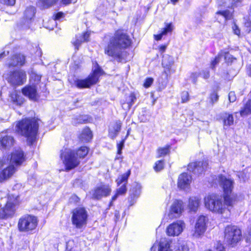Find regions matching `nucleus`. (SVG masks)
I'll return each mask as SVG.
<instances>
[{
  "mask_svg": "<svg viewBox=\"0 0 251 251\" xmlns=\"http://www.w3.org/2000/svg\"><path fill=\"white\" fill-rule=\"evenodd\" d=\"M131 44L128 35L121 31H117L114 37L110 39L107 46L104 49L106 54L118 62L124 60L122 49L126 48Z\"/></svg>",
  "mask_w": 251,
  "mask_h": 251,
  "instance_id": "1",
  "label": "nucleus"
},
{
  "mask_svg": "<svg viewBox=\"0 0 251 251\" xmlns=\"http://www.w3.org/2000/svg\"><path fill=\"white\" fill-rule=\"evenodd\" d=\"M88 153L86 147H82L77 151L65 149L61 151L60 157L68 170L75 168L80 163L79 158L84 157Z\"/></svg>",
  "mask_w": 251,
  "mask_h": 251,
  "instance_id": "2",
  "label": "nucleus"
},
{
  "mask_svg": "<svg viewBox=\"0 0 251 251\" xmlns=\"http://www.w3.org/2000/svg\"><path fill=\"white\" fill-rule=\"evenodd\" d=\"M38 129V123L35 119H25L18 122L16 126V131L20 134L27 137L32 144L35 139Z\"/></svg>",
  "mask_w": 251,
  "mask_h": 251,
  "instance_id": "3",
  "label": "nucleus"
},
{
  "mask_svg": "<svg viewBox=\"0 0 251 251\" xmlns=\"http://www.w3.org/2000/svg\"><path fill=\"white\" fill-rule=\"evenodd\" d=\"M204 204L206 208L209 209L210 211L220 214H222L225 212L226 210V206L228 207L230 206H227L221 196L212 194L208 195L204 198ZM229 209H228V211H229Z\"/></svg>",
  "mask_w": 251,
  "mask_h": 251,
  "instance_id": "4",
  "label": "nucleus"
},
{
  "mask_svg": "<svg viewBox=\"0 0 251 251\" xmlns=\"http://www.w3.org/2000/svg\"><path fill=\"white\" fill-rule=\"evenodd\" d=\"M102 73V70L96 62L94 64L93 73L85 79L75 80V84L79 88H89L98 82L99 78Z\"/></svg>",
  "mask_w": 251,
  "mask_h": 251,
  "instance_id": "5",
  "label": "nucleus"
},
{
  "mask_svg": "<svg viewBox=\"0 0 251 251\" xmlns=\"http://www.w3.org/2000/svg\"><path fill=\"white\" fill-rule=\"evenodd\" d=\"M219 181L224 190L226 204L227 206H233L235 201V197L230 194L233 188V181L231 179H227L222 175L219 176Z\"/></svg>",
  "mask_w": 251,
  "mask_h": 251,
  "instance_id": "6",
  "label": "nucleus"
},
{
  "mask_svg": "<svg viewBox=\"0 0 251 251\" xmlns=\"http://www.w3.org/2000/svg\"><path fill=\"white\" fill-rule=\"evenodd\" d=\"M241 230L234 226H227L225 230V241L230 246H234L241 239Z\"/></svg>",
  "mask_w": 251,
  "mask_h": 251,
  "instance_id": "7",
  "label": "nucleus"
},
{
  "mask_svg": "<svg viewBox=\"0 0 251 251\" xmlns=\"http://www.w3.org/2000/svg\"><path fill=\"white\" fill-rule=\"evenodd\" d=\"M87 217V211L84 208H76L72 212V224L76 228L80 229L86 226Z\"/></svg>",
  "mask_w": 251,
  "mask_h": 251,
  "instance_id": "8",
  "label": "nucleus"
},
{
  "mask_svg": "<svg viewBox=\"0 0 251 251\" xmlns=\"http://www.w3.org/2000/svg\"><path fill=\"white\" fill-rule=\"evenodd\" d=\"M37 224V217L32 215H26L19 219L18 226L20 231L25 232L35 229Z\"/></svg>",
  "mask_w": 251,
  "mask_h": 251,
  "instance_id": "9",
  "label": "nucleus"
},
{
  "mask_svg": "<svg viewBox=\"0 0 251 251\" xmlns=\"http://www.w3.org/2000/svg\"><path fill=\"white\" fill-rule=\"evenodd\" d=\"M18 204L17 198L9 196L4 208L0 210V218L7 219L12 217L15 211V206Z\"/></svg>",
  "mask_w": 251,
  "mask_h": 251,
  "instance_id": "10",
  "label": "nucleus"
},
{
  "mask_svg": "<svg viewBox=\"0 0 251 251\" xmlns=\"http://www.w3.org/2000/svg\"><path fill=\"white\" fill-rule=\"evenodd\" d=\"M26 74L22 70H16L11 72L7 78L8 82L12 85H21L26 81Z\"/></svg>",
  "mask_w": 251,
  "mask_h": 251,
  "instance_id": "11",
  "label": "nucleus"
},
{
  "mask_svg": "<svg viewBox=\"0 0 251 251\" xmlns=\"http://www.w3.org/2000/svg\"><path fill=\"white\" fill-rule=\"evenodd\" d=\"M130 175V171L128 170L126 173L119 176L116 180L118 185L123 183V184L119 189H117L116 193L112 197L110 205H112V202L115 201L119 195L125 194L126 192V183L127 181L128 178Z\"/></svg>",
  "mask_w": 251,
  "mask_h": 251,
  "instance_id": "12",
  "label": "nucleus"
},
{
  "mask_svg": "<svg viewBox=\"0 0 251 251\" xmlns=\"http://www.w3.org/2000/svg\"><path fill=\"white\" fill-rule=\"evenodd\" d=\"M207 218L203 215L199 217L196 221L193 236L195 238H200L203 236L206 230V223Z\"/></svg>",
  "mask_w": 251,
  "mask_h": 251,
  "instance_id": "13",
  "label": "nucleus"
},
{
  "mask_svg": "<svg viewBox=\"0 0 251 251\" xmlns=\"http://www.w3.org/2000/svg\"><path fill=\"white\" fill-rule=\"evenodd\" d=\"M183 210L184 206L182 201L175 200L171 206L169 216L172 219L177 218L181 215Z\"/></svg>",
  "mask_w": 251,
  "mask_h": 251,
  "instance_id": "14",
  "label": "nucleus"
},
{
  "mask_svg": "<svg viewBox=\"0 0 251 251\" xmlns=\"http://www.w3.org/2000/svg\"><path fill=\"white\" fill-rule=\"evenodd\" d=\"M184 227L185 224L181 221L173 223L167 227V234L169 236H178L182 232Z\"/></svg>",
  "mask_w": 251,
  "mask_h": 251,
  "instance_id": "15",
  "label": "nucleus"
},
{
  "mask_svg": "<svg viewBox=\"0 0 251 251\" xmlns=\"http://www.w3.org/2000/svg\"><path fill=\"white\" fill-rule=\"evenodd\" d=\"M25 161V155L23 151L20 148L15 150L11 154L9 162L14 166L20 165Z\"/></svg>",
  "mask_w": 251,
  "mask_h": 251,
  "instance_id": "16",
  "label": "nucleus"
},
{
  "mask_svg": "<svg viewBox=\"0 0 251 251\" xmlns=\"http://www.w3.org/2000/svg\"><path fill=\"white\" fill-rule=\"evenodd\" d=\"M207 165L206 161L192 162L189 164L188 170L194 174H200L206 169Z\"/></svg>",
  "mask_w": 251,
  "mask_h": 251,
  "instance_id": "17",
  "label": "nucleus"
},
{
  "mask_svg": "<svg viewBox=\"0 0 251 251\" xmlns=\"http://www.w3.org/2000/svg\"><path fill=\"white\" fill-rule=\"evenodd\" d=\"M111 188L109 185H102L97 187L94 191L93 197L96 199H100L103 197H106L110 194Z\"/></svg>",
  "mask_w": 251,
  "mask_h": 251,
  "instance_id": "18",
  "label": "nucleus"
},
{
  "mask_svg": "<svg viewBox=\"0 0 251 251\" xmlns=\"http://www.w3.org/2000/svg\"><path fill=\"white\" fill-rule=\"evenodd\" d=\"M192 182V176L187 173L180 174L178 178L177 185L181 189L189 188Z\"/></svg>",
  "mask_w": 251,
  "mask_h": 251,
  "instance_id": "19",
  "label": "nucleus"
},
{
  "mask_svg": "<svg viewBox=\"0 0 251 251\" xmlns=\"http://www.w3.org/2000/svg\"><path fill=\"white\" fill-rule=\"evenodd\" d=\"M22 93L24 95L34 101L36 100L39 98L35 85L25 87L22 89Z\"/></svg>",
  "mask_w": 251,
  "mask_h": 251,
  "instance_id": "20",
  "label": "nucleus"
},
{
  "mask_svg": "<svg viewBox=\"0 0 251 251\" xmlns=\"http://www.w3.org/2000/svg\"><path fill=\"white\" fill-rule=\"evenodd\" d=\"M25 56L22 54L17 53L13 55L9 60L7 63L10 66H23L25 63Z\"/></svg>",
  "mask_w": 251,
  "mask_h": 251,
  "instance_id": "21",
  "label": "nucleus"
},
{
  "mask_svg": "<svg viewBox=\"0 0 251 251\" xmlns=\"http://www.w3.org/2000/svg\"><path fill=\"white\" fill-rule=\"evenodd\" d=\"M16 169L14 166L10 165L0 172V181L7 180L10 178L15 172Z\"/></svg>",
  "mask_w": 251,
  "mask_h": 251,
  "instance_id": "22",
  "label": "nucleus"
},
{
  "mask_svg": "<svg viewBox=\"0 0 251 251\" xmlns=\"http://www.w3.org/2000/svg\"><path fill=\"white\" fill-rule=\"evenodd\" d=\"M164 25L165 26L161 29L160 33L157 35H154L155 40H160L163 36L171 33L173 31L174 26L172 23H165Z\"/></svg>",
  "mask_w": 251,
  "mask_h": 251,
  "instance_id": "23",
  "label": "nucleus"
},
{
  "mask_svg": "<svg viewBox=\"0 0 251 251\" xmlns=\"http://www.w3.org/2000/svg\"><path fill=\"white\" fill-rule=\"evenodd\" d=\"M141 187L138 184H136L135 187H133L130 190V196L128 198L129 205H132L135 202V199L137 198L140 194Z\"/></svg>",
  "mask_w": 251,
  "mask_h": 251,
  "instance_id": "24",
  "label": "nucleus"
},
{
  "mask_svg": "<svg viewBox=\"0 0 251 251\" xmlns=\"http://www.w3.org/2000/svg\"><path fill=\"white\" fill-rule=\"evenodd\" d=\"M217 1L220 5L232 7L239 5L242 2V0H217Z\"/></svg>",
  "mask_w": 251,
  "mask_h": 251,
  "instance_id": "25",
  "label": "nucleus"
},
{
  "mask_svg": "<svg viewBox=\"0 0 251 251\" xmlns=\"http://www.w3.org/2000/svg\"><path fill=\"white\" fill-rule=\"evenodd\" d=\"M14 142L13 137L5 136L0 140V144L2 148H8L13 146Z\"/></svg>",
  "mask_w": 251,
  "mask_h": 251,
  "instance_id": "26",
  "label": "nucleus"
},
{
  "mask_svg": "<svg viewBox=\"0 0 251 251\" xmlns=\"http://www.w3.org/2000/svg\"><path fill=\"white\" fill-rule=\"evenodd\" d=\"M201 202V199L198 197H192L189 199L188 206L193 211H196L198 209Z\"/></svg>",
  "mask_w": 251,
  "mask_h": 251,
  "instance_id": "27",
  "label": "nucleus"
},
{
  "mask_svg": "<svg viewBox=\"0 0 251 251\" xmlns=\"http://www.w3.org/2000/svg\"><path fill=\"white\" fill-rule=\"evenodd\" d=\"M224 127L230 126L234 125V117L232 114L225 113L222 117Z\"/></svg>",
  "mask_w": 251,
  "mask_h": 251,
  "instance_id": "28",
  "label": "nucleus"
},
{
  "mask_svg": "<svg viewBox=\"0 0 251 251\" xmlns=\"http://www.w3.org/2000/svg\"><path fill=\"white\" fill-rule=\"evenodd\" d=\"M122 126V123L118 121L113 126L112 128L109 129V135L113 139L115 138L120 132Z\"/></svg>",
  "mask_w": 251,
  "mask_h": 251,
  "instance_id": "29",
  "label": "nucleus"
},
{
  "mask_svg": "<svg viewBox=\"0 0 251 251\" xmlns=\"http://www.w3.org/2000/svg\"><path fill=\"white\" fill-rule=\"evenodd\" d=\"M92 138V133L89 128H85L79 135V139L82 142H89Z\"/></svg>",
  "mask_w": 251,
  "mask_h": 251,
  "instance_id": "30",
  "label": "nucleus"
},
{
  "mask_svg": "<svg viewBox=\"0 0 251 251\" xmlns=\"http://www.w3.org/2000/svg\"><path fill=\"white\" fill-rule=\"evenodd\" d=\"M35 11L36 9L34 6H30L27 7L25 11V18L27 20H31L35 16Z\"/></svg>",
  "mask_w": 251,
  "mask_h": 251,
  "instance_id": "31",
  "label": "nucleus"
},
{
  "mask_svg": "<svg viewBox=\"0 0 251 251\" xmlns=\"http://www.w3.org/2000/svg\"><path fill=\"white\" fill-rule=\"evenodd\" d=\"M90 33L88 32L84 33L80 39H76L75 41L73 43V44L75 47V49L78 50L79 46L81 45V43L88 40Z\"/></svg>",
  "mask_w": 251,
  "mask_h": 251,
  "instance_id": "32",
  "label": "nucleus"
},
{
  "mask_svg": "<svg viewBox=\"0 0 251 251\" xmlns=\"http://www.w3.org/2000/svg\"><path fill=\"white\" fill-rule=\"evenodd\" d=\"M240 113L242 116L251 114V100H249L248 101L244 107L240 110Z\"/></svg>",
  "mask_w": 251,
  "mask_h": 251,
  "instance_id": "33",
  "label": "nucleus"
},
{
  "mask_svg": "<svg viewBox=\"0 0 251 251\" xmlns=\"http://www.w3.org/2000/svg\"><path fill=\"white\" fill-rule=\"evenodd\" d=\"M58 0H39V4L42 8H49L56 3Z\"/></svg>",
  "mask_w": 251,
  "mask_h": 251,
  "instance_id": "34",
  "label": "nucleus"
},
{
  "mask_svg": "<svg viewBox=\"0 0 251 251\" xmlns=\"http://www.w3.org/2000/svg\"><path fill=\"white\" fill-rule=\"evenodd\" d=\"M174 64V60L172 57L166 55L163 56L162 64L165 68H169Z\"/></svg>",
  "mask_w": 251,
  "mask_h": 251,
  "instance_id": "35",
  "label": "nucleus"
},
{
  "mask_svg": "<svg viewBox=\"0 0 251 251\" xmlns=\"http://www.w3.org/2000/svg\"><path fill=\"white\" fill-rule=\"evenodd\" d=\"M170 244L165 239H163L160 242L158 251H169Z\"/></svg>",
  "mask_w": 251,
  "mask_h": 251,
  "instance_id": "36",
  "label": "nucleus"
},
{
  "mask_svg": "<svg viewBox=\"0 0 251 251\" xmlns=\"http://www.w3.org/2000/svg\"><path fill=\"white\" fill-rule=\"evenodd\" d=\"M169 146H166L163 148H159L158 149L157 152V157H160L161 156H163L169 153L170 151Z\"/></svg>",
  "mask_w": 251,
  "mask_h": 251,
  "instance_id": "37",
  "label": "nucleus"
},
{
  "mask_svg": "<svg viewBox=\"0 0 251 251\" xmlns=\"http://www.w3.org/2000/svg\"><path fill=\"white\" fill-rule=\"evenodd\" d=\"M216 14L222 15L226 20L230 19L232 17V12L229 10L219 11L217 12Z\"/></svg>",
  "mask_w": 251,
  "mask_h": 251,
  "instance_id": "38",
  "label": "nucleus"
},
{
  "mask_svg": "<svg viewBox=\"0 0 251 251\" xmlns=\"http://www.w3.org/2000/svg\"><path fill=\"white\" fill-rule=\"evenodd\" d=\"M10 97L12 101L14 102L17 103L18 104H21L23 103V100L21 99L20 100H17V98H19V95L16 91L13 92L10 94Z\"/></svg>",
  "mask_w": 251,
  "mask_h": 251,
  "instance_id": "39",
  "label": "nucleus"
},
{
  "mask_svg": "<svg viewBox=\"0 0 251 251\" xmlns=\"http://www.w3.org/2000/svg\"><path fill=\"white\" fill-rule=\"evenodd\" d=\"M75 243L73 240H69L66 243V251H75Z\"/></svg>",
  "mask_w": 251,
  "mask_h": 251,
  "instance_id": "40",
  "label": "nucleus"
},
{
  "mask_svg": "<svg viewBox=\"0 0 251 251\" xmlns=\"http://www.w3.org/2000/svg\"><path fill=\"white\" fill-rule=\"evenodd\" d=\"M87 121L86 116H79L78 118L74 119V123L75 124H82L85 123Z\"/></svg>",
  "mask_w": 251,
  "mask_h": 251,
  "instance_id": "41",
  "label": "nucleus"
},
{
  "mask_svg": "<svg viewBox=\"0 0 251 251\" xmlns=\"http://www.w3.org/2000/svg\"><path fill=\"white\" fill-rule=\"evenodd\" d=\"M164 165V163L163 160L157 161L155 163V166L154 167L155 171L156 172L160 171L163 169Z\"/></svg>",
  "mask_w": 251,
  "mask_h": 251,
  "instance_id": "42",
  "label": "nucleus"
},
{
  "mask_svg": "<svg viewBox=\"0 0 251 251\" xmlns=\"http://www.w3.org/2000/svg\"><path fill=\"white\" fill-rule=\"evenodd\" d=\"M9 163V156L8 157L3 156L2 158H0V170L4 167V165Z\"/></svg>",
  "mask_w": 251,
  "mask_h": 251,
  "instance_id": "43",
  "label": "nucleus"
},
{
  "mask_svg": "<svg viewBox=\"0 0 251 251\" xmlns=\"http://www.w3.org/2000/svg\"><path fill=\"white\" fill-rule=\"evenodd\" d=\"M189 93L187 91H184L181 93V100L182 102H186L189 100Z\"/></svg>",
  "mask_w": 251,
  "mask_h": 251,
  "instance_id": "44",
  "label": "nucleus"
},
{
  "mask_svg": "<svg viewBox=\"0 0 251 251\" xmlns=\"http://www.w3.org/2000/svg\"><path fill=\"white\" fill-rule=\"evenodd\" d=\"M210 98L211 102H212V104H214V103L217 102L219 99V96L218 95L217 93L213 92L211 94Z\"/></svg>",
  "mask_w": 251,
  "mask_h": 251,
  "instance_id": "45",
  "label": "nucleus"
},
{
  "mask_svg": "<svg viewBox=\"0 0 251 251\" xmlns=\"http://www.w3.org/2000/svg\"><path fill=\"white\" fill-rule=\"evenodd\" d=\"M200 76L199 73H193L190 76V79L194 83H196L197 81V78Z\"/></svg>",
  "mask_w": 251,
  "mask_h": 251,
  "instance_id": "46",
  "label": "nucleus"
},
{
  "mask_svg": "<svg viewBox=\"0 0 251 251\" xmlns=\"http://www.w3.org/2000/svg\"><path fill=\"white\" fill-rule=\"evenodd\" d=\"M16 0H0V2L7 5L12 6L15 3Z\"/></svg>",
  "mask_w": 251,
  "mask_h": 251,
  "instance_id": "47",
  "label": "nucleus"
},
{
  "mask_svg": "<svg viewBox=\"0 0 251 251\" xmlns=\"http://www.w3.org/2000/svg\"><path fill=\"white\" fill-rule=\"evenodd\" d=\"M228 100L230 102H234L236 100V97L234 92H230L228 94Z\"/></svg>",
  "mask_w": 251,
  "mask_h": 251,
  "instance_id": "48",
  "label": "nucleus"
},
{
  "mask_svg": "<svg viewBox=\"0 0 251 251\" xmlns=\"http://www.w3.org/2000/svg\"><path fill=\"white\" fill-rule=\"evenodd\" d=\"M232 28L235 34L237 35H240V30L239 29L238 26L235 23L232 24Z\"/></svg>",
  "mask_w": 251,
  "mask_h": 251,
  "instance_id": "49",
  "label": "nucleus"
},
{
  "mask_svg": "<svg viewBox=\"0 0 251 251\" xmlns=\"http://www.w3.org/2000/svg\"><path fill=\"white\" fill-rule=\"evenodd\" d=\"M153 79L152 78H148L146 79L145 82L144 84V86L146 88H148L153 83Z\"/></svg>",
  "mask_w": 251,
  "mask_h": 251,
  "instance_id": "50",
  "label": "nucleus"
},
{
  "mask_svg": "<svg viewBox=\"0 0 251 251\" xmlns=\"http://www.w3.org/2000/svg\"><path fill=\"white\" fill-rule=\"evenodd\" d=\"M125 140H123L120 143L117 144L118 153L120 154L124 146Z\"/></svg>",
  "mask_w": 251,
  "mask_h": 251,
  "instance_id": "51",
  "label": "nucleus"
},
{
  "mask_svg": "<svg viewBox=\"0 0 251 251\" xmlns=\"http://www.w3.org/2000/svg\"><path fill=\"white\" fill-rule=\"evenodd\" d=\"M215 251H225L223 245L220 243H217L215 246Z\"/></svg>",
  "mask_w": 251,
  "mask_h": 251,
  "instance_id": "52",
  "label": "nucleus"
},
{
  "mask_svg": "<svg viewBox=\"0 0 251 251\" xmlns=\"http://www.w3.org/2000/svg\"><path fill=\"white\" fill-rule=\"evenodd\" d=\"M199 73L200 75H201L204 79H207L209 77V72L208 71H202Z\"/></svg>",
  "mask_w": 251,
  "mask_h": 251,
  "instance_id": "53",
  "label": "nucleus"
},
{
  "mask_svg": "<svg viewBox=\"0 0 251 251\" xmlns=\"http://www.w3.org/2000/svg\"><path fill=\"white\" fill-rule=\"evenodd\" d=\"M64 16V14L63 12H58L56 13L54 18V20H59L63 18Z\"/></svg>",
  "mask_w": 251,
  "mask_h": 251,
  "instance_id": "54",
  "label": "nucleus"
},
{
  "mask_svg": "<svg viewBox=\"0 0 251 251\" xmlns=\"http://www.w3.org/2000/svg\"><path fill=\"white\" fill-rule=\"evenodd\" d=\"M220 56H218L215 57V59L212 62L211 65L214 68L220 61Z\"/></svg>",
  "mask_w": 251,
  "mask_h": 251,
  "instance_id": "55",
  "label": "nucleus"
},
{
  "mask_svg": "<svg viewBox=\"0 0 251 251\" xmlns=\"http://www.w3.org/2000/svg\"><path fill=\"white\" fill-rule=\"evenodd\" d=\"M34 77L35 78V81L37 82H39L41 79V76L35 74H32L31 75L32 79H33Z\"/></svg>",
  "mask_w": 251,
  "mask_h": 251,
  "instance_id": "56",
  "label": "nucleus"
},
{
  "mask_svg": "<svg viewBox=\"0 0 251 251\" xmlns=\"http://www.w3.org/2000/svg\"><path fill=\"white\" fill-rule=\"evenodd\" d=\"M72 0H61V3L63 4L67 5L71 3Z\"/></svg>",
  "mask_w": 251,
  "mask_h": 251,
  "instance_id": "57",
  "label": "nucleus"
},
{
  "mask_svg": "<svg viewBox=\"0 0 251 251\" xmlns=\"http://www.w3.org/2000/svg\"><path fill=\"white\" fill-rule=\"evenodd\" d=\"M166 47L167 46L166 45L161 46L159 48L160 51L161 52H164L165 50Z\"/></svg>",
  "mask_w": 251,
  "mask_h": 251,
  "instance_id": "58",
  "label": "nucleus"
},
{
  "mask_svg": "<svg viewBox=\"0 0 251 251\" xmlns=\"http://www.w3.org/2000/svg\"><path fill=\"white\" fill-rule=\"evenodd\" d=\"M248 72L249 73V75L251 76V65L248 66Z\"/></svg>",
  "mask_w": 251,
  "mask_h": 251,
  "instance_id": "59",
  "label": "nucleus"
},
{
  "mask_svg": "<svg viewBox=\"0 0 251 251\" xmlns=\"http://www.w3.org/2000/svg\"><path fill=\"white\" fill-rule=\"evenodd\" d=\"M5 56H6V55L5 54V52H3L2 53L0 54V59L4 57Z\"/></svg>",
  "mask_w": 251,
  "mask_h": 251,
  "instance_id": "60",
  "label": "nucleus"
},
{
  "mask_svg": "<svg viewBox=\"0 0 251 251\" xmlns=\"http://www.w3.org/2000/svg\"><path fill=\"white\" fill-rule=\"evenodd\" d=\"M178 0H171V2L174 4H175L178 1Z\"/></svg>",
  "mask_w": 251,
  "mask_h": 251,
  "instance_id": "61",
  "label": "nucleus"
},
{
  "mask_svg": "<svg viewBox=\"0 0 251 251\" xmlns=\"http://www.w3.org/2000/svg\"><path fill=\"white\" fill-rule=\"evenodd\" d=\"M74 197L76 201H77V200L79 199L78 198L77 196H74Z\"/></svg>",
  "mask_w": 251,
  "mask_h": 251,
  "instance_id": "62",
  "label": "nucleus"
},
{
  "mask_svg": "<svg viewBox=\"0 0 251 251\" xmlns=\"http://www.w3.org/2000/svg\"><path fill=\"white\" fill-rule=\"evenodd\" d=\"M21 99H22L23 100H24V99L21 96H19V98H17V100H20Z\"/></svg>",
  "mask_w": 251,
  "mask_h": 251,
  "instance_id": "63",
  "label": "nucleus"
},
{
  "mask_svg": "<svg viewBox=\"0 0 251 251\" xmlns=\"http://www.w3.org/2000/svg\"><path fill=\"white\" fill-rule=\"evenodd\" d=\"M206 251H213L211 250H206Z\"/></svg>",
  "mask_w": 251,
  "mask_h": 251,
  "instance_id": "64",
  "label": "nucleus"
}]
</instances>
